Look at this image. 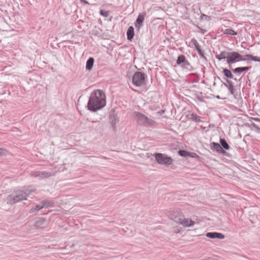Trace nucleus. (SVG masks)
Wrapping results in <instances>:
<instances>
[{
    "mask_svg": "<svg viewBox=\"0 0 260 260\" xmlns=\"http://www.w3.org/2000/svg\"><path fill=\"white\" fill-rule=\"evenodd\" d=\"M29 193V192L27 193L26 191L24 192L22 190H18L8 197V203L12 204L23 200H25Z\"/></svg>",
    "mask_w": 260,
    "mask_h": 260,
    "instance_id": "2",
    "label": "nucleus"
},
{
    "mask_svg": "<svg viewBox=\"0 0 260 260\" xmlns=\"http://www.w3.org/2000/svg\"><path fill=\"white\" fill-rule=\"evenodd\" d=\"M229 55V52L226 51H222L220 53V54L216 55V58L220 60L226 58L228 59Z\"/></svg>",
    "mask_w": 260,
    "mask_h": 260,
    "instance_id": "13",
    "label": "nucleus"
},
{
    "mask_svg": "<svg viewBox=\"0 0 260 260\" xmlns=\"http://www.w3.org/2000/svg\"><path fill=\"white\" fill-rule=\"evenodd\" d=\"M175 233H180V231H176V232H175Z\"/></svg>",
    "mask_w": 260,
    "mask_h": 260,
    "instance_id": "27",
    "label": "nucleus"
},
{
    "mask_svg": "<svg viewBox=\"0 0 260 260\" xmlns=\"http://www.w3.org/2000/svg\"><path fill=\"white\" fill-rule=\"evenodd\" d=\"M223 33L224 34L230 35L233 36L236 35L237 34V32L235 30L230 28L225 29L223 31Z\"/></svg>",
    "mask_w": 260,
    "mask_h": 260,
    "instance_id": "17",
    "label": "nucleus"
},
{
    "mask_svg": "<svg viewBox=\"0 0 260 260\" xmlns=\"http://www.w3.org/2000/svg\"><path fill=\"white\" fill-rule=\"evenodd\" d=\"M157 162L162 165H170L173 162V159L160 153H156L154 155Z\"/></svg>",
    "mask_w": 260,
    "mask_h": 260,
    "instance_id": "4",
    "label": "nucleus"
},
{
    "mask_svg": "<svg viewBox=\"0 0 260 260\" xmlns=\"http://www.w3.org/2000/svg\"><path fill=\"white\" fill-rule=\"evenodd\" d=\"M145 75L141 72H136L133 76V83L137 86H140L145 83Z\"/></svg>",
    "mask_w": 260,
    "mask_h": 260,
    "instance_id": "6",
    "label": "nucleus"
},
{
    "mask_svg": "<svg viewBox=\"0 0 260 260\" xmlns=\"http://www.w3.org/2000/svg\"><path fill=\"white\" fill-rule=\"evenodd\" d=\"M185 61V57L183 55H180L178 57L177 63L179 64Z\"/></svg>",
    "mask_w": 260,
    "mask_h": 260,
    "instance_id": "22",
    "label": "nucleus"
},
{
    "mask_svg": "<svg viewBox=\"0 0 260 260\" xmlns=\"http://www.w3.org/2000/svg\"><path fill=\"white\" fill-rule=\"evenodd\" d=\"M206 237L212 239L217 238L219 239H222L224 238V235L221 233L217 232L207 233L206 234Z\"/></svg>",
    "mask_w": 260,
    "mask_h": 260,
    "instance_id": "10",
    "label": "nucleus"
},
{
    "mask_svg": "<svg viewBox=\"0 0 260 260\" xmlns=\"http://www.w3.org/2000/svg\"><path fill=\"white\" fill-rule=\"evenodd\" d=\"M127 37L128 40H132L134 36V28L133 26H129L127 30Z\"/></svg>",
    "mask_w": 260,
    "mask_h": 260,
    "instance_id": "14",
    "label": "nucleus"
},
{
    "mask_svg": "<svg viewBox=\"0 0 260 260\" xmlns=\"http://www.w3.org/2000/svg\"><path fill=\"white\" fill-rule=\"evenodd\" d=\"M145 16H146L145 13H141L138 15V18L136 20V25H135L136 27L138 29H140L141 28L142 23H143V21L144 20Z\"/></svg>",
    "mask_w": 260,
    "mask_h": 260,
    "instance_id": "9",
    "label": "nucleus"
},
{
    "mask_svg": "<svg viewBox=\"0 0 260 260\" xmlns=\"http://www.w3.org/2000/svg\"><path fill=\"white\" fill-rule=\"evenodd\" d=\"M178 223L182 225L184 228H189L193 226L195 222L190 218H185L183 215V217L180 219Z\"/></svg>",
    "mask_w": 260,
    "mask_h": 260,
    "instance_id": "8",
    "label": "nucleus"
},
{
    "mask_svg": "<svg viewBox=\"0 0 260 260\" xmlns=\"http://www.w3.org/2000/svg\"><path fill=\"white\" fill-rule=\"evenodd\" d=\"M211 146L217 151H220L221 150V147L220 145L218 143H215V142H212L211 143Z\"/></svg>",
    "mask_w": 260,
    "mask_h": 260,
    "instance_id": "21",
    "label": "nucleus"
},
{
    "mask_svg": "<svg viewBox=\"0 0 260 260\" xmlns=\"http://www.w3.org/2000/svg\"><path fill=\"white\" fill-rule=\"evenodd\" d=\"M135 119L140 124L148 126L152 125L154 123V121L149 118H148L145 115L138 112H135L134 113Z\"/></svg>",
    "mask_w": 260,
    "mask_h": 260,
    "instance_id": "3",
    "label": "nucleus"
},
{
    "mask_svg": "<svg viewBox=\"0 0 260 260\" xmlns=\"http://www.w3.org/2000/svg\"><path fill=\"white\" fill-rule=\"evenodd\" d=\"M106 103L105 93L102 90L98 89L91 94L88 103V108L91 111H96L105 107Z\"/></svg>",
    "mask_w": 260,
    "mask_h": 260,
    "instance_id": "1",
    "label": "nucleus"
},
{
    "mask_svg": "<svg viewBox=\"0 0 260 260\" xmlns=\"http://www.w3.org/2000/svg\"><path fill=\"white\" fill-rule=\"evenodd\" d=\"M100 14L105 17H107L109 16V12L104 10H101Z\"/></svg>",
    "mask_w": 260,
    "mask_h": 260,
    "instance_id": "23",
    "label": "nucleus"
},
{
    "mask_svg": "<svg viewBox=\"0 0 260 260\" xmlns=\"http://www.w3.org/2000/svg\"><path fill=\"white\" fill-rule=\"evenodd\" d=\"M7 153L6 149L0 148V156L5 155Z\"/></svg>",
    "mask_w": 260,
    "mask_h": 260,
    "instance_id": "24",
    "label": "nucleus"
},
{
    "mask_svg": "<svg viewBox=\"0 0 260 260\" xmlns=\"http://www.w3.org/2000/svg\"><path fill=\"white\" fill-rule=\"evenodd\" d=\"M81 2L84 3L85 4H88V2L86 0H80Z\"/></svg>",
    "mask_w": 260,
    "mask_h": 260,
    "instance_id": "26",
    "label": "nucleus"
},
{
    "mask_svg": "<svg viewBox=\"0 0 260 260\" xmlns=\"http://www.w3.org/2000/svg\"><path fill=\"white\" fill-rule=\"evenodd\" d=\"M47 205H46L45 204H43V205H37V206H36L35 209V211H38V210H39L40 209H42V208H44V207H47Z\"/></svg>",
    "mask_w": 260,
    "mask_h": 260,
    "instance_id": "25",
    "label": "nucleus"
},
{
    "mask_svg": "<svg viewBox=\"0 0 260 260\" xmlns=\"http://www.w3.org/2000/svg\"><path fill=\"white\" fill-rule=\"evenodd\" d=\"M191 42L193 43V44L194 45L195 48L197 49V50L198 51L199 55H201L202 57L204 56V52L201 50V49L200 48V46L198 42H197V41L196 39H192L191 40Z\"/></svg>",
    "mask_w": 260,
    "mask_h": 260,
    "instance_id": "12",
    "label": "nucleus"
},
{
    "mask_svg": "<svg viewBox=\"0 0 260 260\" xmlns=\"http://www.w3.org/2000/svg\"><path fill=\"white\" fill-rule=\"evenodd\" d=\"M250 67H238L236 68L234 72L235 73H241L242 72L246 71H248Z\"/></svg>",
    "mask_w": 260,
    "mask_h": 260,
    "instance_id": "16",
    "label": "nucleus"
},
{
    "mask_svg": "<svg viewBox=\"0 0 260 260\" xmlns=\"http://www.w3.org/2000/svg\"><path fill=\"white\" fill-rule=\"evenodd\" d=\"M178 154L183 157L190 156L191 157H194L197 156V154L195 153H190L185 150H179L178 151Z\"/></svg>",
    "mask_w": 260,
    "mask_h": 260,
    "instance_id": "11",
    "label": "nucleus"
},
{
    "mask_svg": "<svg viewBox=\"0 0 260 260\" xmlns=\"http://www.w3.org/2000/svg\"><path fill=\"white\" fill-rule=\"evenodd\" d=\"M183 214L180 208H175L171 210L169 213V217L176 223H178L183 217Z\"/></svg>",
    "mask_w": 260,
    "mask_h": 260,
    "instance_id": "5",
    "label": "nucleus"
},
{
    "mask_svg": "<svg viewBox=\"0 0 260 260\" xmlns=\"http://www.w3.org/2000/svg\"><path fill=\"white\" fill-rule=\"evenodd\" d=\"M241 54L237 52H229V57L227 59V62L232 63L233 62L243 60Z\"/></svg>",
    "mask_w": 260,
    "mask_h": 260,
    "instance_id": "7",
    "label": "nucleus"
},
{
    "mask_svg": "<svg viewBox=\"0 0 260 260\" xmlns=\"http://www.w3.org/2000/svg\"><path fill=\"white\" fill-rule=\"evenodd\" d=\"M94 58L92 57H90L87 60L86 64V69L87 70H91L94 63Z\"/></svg>",
    "mask_w": 260,
    "mask_h": 260,
    "instance_id": "15",
    "label": "nucleus"
},
{
    "mask_svg": "<svg viewBox=\"0 0 260 260\" xmlns=\"http://www.w3.org/2000/svg\"><path fill=\"white\" fill-rule=\"evenodd\" d=\"M245 57H247L248 58L250 59L251 60H252L253 61L260 62V57H259L253 56L251 54H246V55H245Z\"/></svg>",
    "mask_w": 260,
    "mask_h": 260,
    "instance_id": "18",
    "label": "nucleus"
},
{
    "mask_svg": "<svg viewBox=\"0 0 260 260\" xmlns=\"http://www.w3.org/2000/svg\"><path fill=\"white\" fill-rule=\"evenodd\" d=\"M220 143L222 146L226 150H228L230 148V146L228 144L226 143L225 140L223 139H220Z\"/></svg>",
    "mask_w": 260,
    "mask_h": 260,
    "instance_id": "20",
    "label": "nucleus"
},
{
    "mask_svg": "<svg viewBox=\"0 0 260 260\" xmlns=\"http://www.w3.org/2000/svg\"><path fill=\"white\" fill-rule=\"evenodd\" d=\"M223 73L224 76L229 78L232 79L233 78V75L232 74L231 72L228 69H224Z\"/></svg>",
    "mask_w": 260,
    "mask_h": 260,
    "instance_id": "19",
    "label": "nucleus"
}]
</instances>
